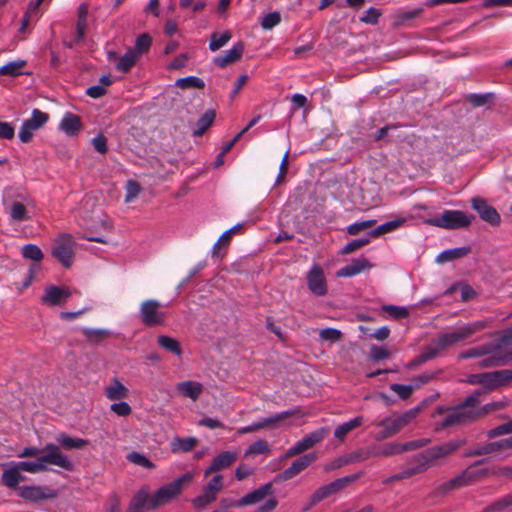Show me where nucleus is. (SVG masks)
I'll list each match as a JSON object with an SVG mask.
<instances>
[{
    "label": "nucleus",
    "mask_w": 512,
    "mask_h": 512,
    "mask_svg": "<svg viewBox=\"0 0 512 512\" xmlns=\"http://www.w3.org/2000/svg\"><path fill=\"white\" fill-rule=\"evenodd\" d=\"M71 296L67 287L50 285L45 288L41 302L45 305L56 306L65 303Z\"/></svg>",
    "instance_id": "dca6fc26"
},
{
    "label": "nucleus",
    "mask_w": 512,
    "mask_h": 512,
    "mask_svg": "<svg viewBox=\"0 0 512 512\" xmlns=\"http://www.w3.org/2000/svg\"><path fill=\"white\" fill-rule=\"evenodd\" d=\"M216 117V112L213 109H208L197 121V128L193 131L194 136H201L213 124Z\"/></svg>",
    "instance_id": "79ce46f5"
},
{
    "label": "nucleus",
    "mask_w": 512,
    "mask_h": 512,
    "mask_svg": "<svg viewBox=\"0 0 512 512\" xmlns=\"http://www.w3.org/2000/svg\"><path fill=\"white\" fill-rule=\"evenodd\" d=\"M22 256L26 259L39 262L44 255L42 250L35 244H26L22 247Z\"/></svg>",
    "instance_id": "4d7b16f0"
},
{
    "label": "nucleus",
    "mask_w": 512,
    "mask_h": 512,
    "mask_svg": "<svg viewBox=\"0 0 512 512\" xmlns=\"http://www.w3.org/2000/svg\"><path fill=\"white\" fill-rule=\"evenodd\" d=\"M175 85L182 89L197 88L203 89L205 87L204 81L196 76H188L180 78L176 81Z\"/></svg>",
    "instance_id": "5fc2aeb1"
},
{
    "label": "nucleus",
    "mask_w": 512,
    "mask_h": 512,
    "mask_svg": "<svg viewBox=\"0 0 512 512\" xmlns=\"http://www.w3.org/2000/svg\"><path fill=\"white\" fill-rule=\"evenodd\" d=\"M471 207L478 213L480 219L493 227H497L501 223V216L498 211L488 204L487 200L482 197H473L471 199Z\"/></svg>",
    "instance_id": "ddd939ff"
},
{
    "label": "nucleus",
    "mask_w": 512,
    "mask_h": 512,
    "mask_svg": "<svg viewBox=\"0 0 512 512\" xmlns=\"http://www.w3.org/2000/svg\"><path fill=\"white\" fill-rule=\"evenodd\" d=\"M26 65L25 60L9 62L0 67V75L18 76L22 74V68Z\"/></svg>",
    "instance_id": "3c124183"
},
{
    "label": "nucleus",
    "mask_w": 512,
    "mask_h": 512,
    "mask_svg": "<svg viewBox=\"0 0 512 512\" xmlns=\"http://www.w3.org/2000/svg\"><path fill=\"white\" fill-rule=\"evenodd\" d=\"M375 425L383 427V430L380 431L378 435V438L380 439L391 437L403 429L397 416L387 417L381 421H377L375 422Z\"/></svg>",
    "instance_id": "bb28decb"
},
{
    "label": "nucleus",
    "mask_w": 512,
    "mask_h": 512,
    "mask_svg": "<svg viewBox=\"0 0 512 512\" xmlns=\"http://www.w3.org/2000/svg\"><path fill=\"white\" fill-rule=\"evenodd\" d=\"M328 434L329 428L327 427H321L308 433L285 452L284 458H290L305 452L315 444L321 442Z\"/></svg>",
    "instance_id": "9d476101"
},
{
    "label": "nucleus",
    "mask_w": 512,
    "mask_h": 512,
    "mask_svg": "<svg viewBox=\"0 0 512 512\" xmlns=\"http://www.w3.org/2000/svg\"><path fill=\"white\" fill-rule=\"evenodd\" d=\"M512 433V419L506 423L500 424L490 430L487 431L486 436L489 439H494L496 437L511 434Z\"/></svg>",
    "instance_id": "bf43d9fd"
},
{
    "label": "nucleus",
    "mask_w": 512,
    "mask_h": 512,
    "mask_svg": "<svg viewBox=\"0 0 512 512\" xmlns=\"http://www.w3.org/2000/svg\"><path fill=\"white\" fill-rule=\"evenodd\" d=\"M376 222H377L376 219H369V220L352 223L347 227V233L349 235H357L362 230H365V229H368V228H371L372 226H374L376 224Z\"/></svg>",
    "instance_id": "680f3d73"
},
{
    "label": "nucleus",
    "mask_w": 512,
    "mask_h": 512,
    "mask_svg": "<svg viewBox=\"0 0 512 512\" xmlns=\"http://www.w3.org/2000/svg\"><path fill=\"white\" fill-rule=\"evenodd\" d=\"M315 453H308L297 458L287 469L277 474L274 478L275 482H284L290 480L304 471L316 460Z\"/></svg>",
    "instance_id": "4468645a"
},
{
    "label": "nucleus",
    "mask_w": 512,
    "mask_h": 512,
    "mask_svg": "<svg viewBox=\"0 0 512 512\" xmlns=\"http://www.w3.org/2000/svg\"><path fill=\"white\" fill-rule=\"evenodd\" d=\"M148 488L143 487L136 492L126 512H143L147 508Z\"/></svg>",
    "instance_id": "f704fd0d"
},
{
    "label": "nucleus",
    "mask_w": 512,
    "mask_h": 512,
    "mask_svg": "<svg viewBox=\"0 0 512 512\" xmlns=\"http://www.w3.org/2000/svg\"><path fill=\"white\" fill-rule=\"evenodd\" d=\"M177 391H179L184 397L190 398L193 401L197 400L203 391V385L195 381H183L176 385Z\"/></svg>",
    "instance_id": "2f4dec72"
},
{
    "label": "nucleus",
    "mask_w": 512,
    "mask_h": 512,
    "mask_svg": "<svg viewBox=\"0 0 512 512\" xmlns=\"http://www.w3.org/2000/svg\"><path fill=\"white\" fill-rule=\"evenodd\" d=\"M495 350H499V345H496L495 342L493 343H485L483 345L470 348L466 351L461 352L458 355L459 359H470V358H479L486 356Z\"/></svg>",
    "instance_id": "c756f323"
},
{
    "label": "nucleus",
    "mask_w": 512,
    "mask_h": 512,
    "mask_svg": "<svg viewBox=\"0 0 512 512\" xmlns=\"http://www.w3.org/2000/svg\"><path fill=\"white\" fill-rule=\"evenodd\" d=\"M270 451V446L266 440H258L252 443L246 451V455L265 454Z\"/></svg>",
    "instance_id": "0e129e2a"
},
{
    "label": "nucleus",
    "mask_w": 512,
    "mask_h": 512,
    "mask_svg": "<svg viewBox=\"0 0 512 512\" xmlns=\"http://www.w3.org/2000/svg\"><path fill=\"white\" fill-rule=\"evenodd\" d=\"M319 337L323 341L336 342L342 337V332L336 328H324L320 330Z\"/></svg>",
    "instance_id": "774afa93"
},
{
    "label": "nucleus",
    "mask_w": 512,
    "mask_h": 512,
    "mask_svg": "<svg viewBox=\"0 0 512 512\" xmlns=\"http://www.w3.org/2000/svg\"><path fill=\"white\" fill-rule=\"evenodd\" d=\"M216 498L217 496L215 494L204 488L202 494L192 499V504L198 509H203L213 503Z\"/></svg>",
    "instance_id": "13d9d810"
},
{
    "label": "nucleus",
    "mask_w": 512,
    "mask_h": 512,
    "mask_svg": "<svg viewBox=\"0 0 512 512\" xmlns=\"http://www.w3.org/2000/svg\"><path fill=\"white\" fill-rule=\"evenodd\" d=\"M494 99V94L484 93V94H476L472 93L466 96V100L473 106V107H480L484 106L490 102H492Z\"/></svg>",
    "instance_id": "6e6d98bb"
},
{
    "label": "nucleus",
    "mask_w": 512,
    "mask_h": 512,
    "mask_svg": "<svg viewBox=\"0 0 512 512\" xmlns=\"http://www.w3.org/2000/svg\"><path fill=\"white\" fill-rule=\"evenodd\" d=\"M422 12V7H417L406 11H400L395 16L394 25L405 26L409 21L419 17L422 14Z\"/></svg>",
    "instance_id": "49530a36"
},
{
    "label": "nucleus",
    "mask_w": 512,
    "mask_h": 512,
    "mask_svg": "<svg viewBox=\"0 0 512 512\" xmlns=\"http://www.w3.org/2000/svg\"><path fill=\"white\" fill-rule=\"evenodd\" d=\"M49 116L47 113L34 109L31 118L23 121L19 131V139L23 143L29 142L33 137V132L46 124Z\"/></svg>",
    "instance_id": "f8f14e48"
},
{
    "label": "nucleus",
    "mask_w": 512,
    "mask_h": 512,
    "mask_svg": "<svg viewBox=\"0 0 512 512\" xmlns=\"http://www.w3.org/2000/svg\"><path fill=\"white\" fill-rule=\"evenodd\" d=\"M75 241L70 234H61L55 241L51 254L65 268L71 267L75 256Z\"/></svg>",
    "instance_id": "6e6552de"
},
{
    "label": "nucleus",
    "mask_w": 512,
    "mask_h": 512,
    "mask_svg": "<svg viewBox=\"0 0 512 512\" xmlns=\"http://www.w3.org/2000/svg\"><path fill=\"white\" fill-rule=\"evenodd\" d=\"M192 479V473H185L174 481L160 487L152 496L148 494L147 509L154 510L170 502L181 493L184 483L190 482Z\"/></svg>",
    "instance_id": "20e7f679"
},
{
    "label": "nucleus",
    "mask_w": 512,
    "mask_h": 512,
    "mask_svg": "<svg viewBox=\"0 0 512 512\" xmlns=\"http://www.w3.org/2000/svg\"><path fill=\"white\" fill-rule=\"evenodd\" d=\"M128 393V388L117 377H114L110 385L105 387V396L111 401L124 399Z\"/></svg>",
    "instance_id": "c85d7f7f"
},
{
    "label": "nucleus",
    "mask_w": 512,
    "mask_h": 512,
    "mask_svg": "<svg viewBox=\"0 0 512 512\" xmlns=\"http://www.w3.org/2000/svg\"><path fill=\"white\" fill-rule=\"evenodd\" d=\"M442 350L437 345L436 341L433 340L428 346H426L423 352L414 358L408 365L409 368L421 365L429 360H432L440 355Z\"/></svg>",
    "instance_id": "7c9ffc66"
},
{
    "label": "nucleus",
    "mask_w": 512,
    "mask_h": 512,
    "mask_svg": "<svg viewBox=\"0 0 512 512\" xmlns=\"http://www.w3.org/2000/svg\"><path fill=\"white\" fill-rule=\"evenodd\" d=\"M82 333L90 343L97 344L107 338L110 332L106 329L83 328Z\"/></svg>",
    "instance_id": "8fccbe9b"
},
{
    "label": "nucleus",
    "mask_w": 512,
    "mask_h": 512,
    "mask_svg": "<svg viewBox=\"0 0 512 512\" xmlns=\"http://www.w3.org/2000/svg\"><path fill=\"white\" fill-rule=\"evenodd\" d=\"M462 445V441L460 440H452L446 443H443L438 446L431 447L429 449L424 450L425 454L429 458L430 462L433 466L437 465V461L439 459L445 458L455 451H457Z\"/></svg>",
    "instance_id": "f3484780"
},
{
    "label": "nucleus",
    "mask_w": 512,
    "mask_h": 512,
    "mask_svg": "<svg viewBox=\"0 0 512 512\" xmlns=\"http://www.w3.org/2000/svg\"><path fill=\"white\" fill-rule=\"evenodd\" d=\"M267 496L270 497L261 506H259L257 512H271L278 505L277 499L273 496L272 482H267L241 497L240 504L243 506L254 505L263 501Z\"/></svg>",
    "instance_id": "0eeeda50"
},
{
    "label": "nucleus",
    "mask_w": 512,
    "mask_h": 512,
    "mask_svg": "<svg viewBox=\"0 0 512 512\" xmlns=\"http://www.w3.org/2000/svg\"><path fill=\"white\" fill-rule=\"evenodd\" d=\"M497 453H499L497 442L493 441V442H486V443L479 444V445L475 446L474 448L468 450L465 453V456L475 457V456H483V455L497 454Z\"/></svg>",
    "instance_id": "37998d69"
},
{
    "label": "nucleus",
    "mask_w": 512,
    "mask_h": 512,
    "mask_svg": "<svg viewBox=\"0 0 512 512\" xmlns=\"http://www.w3.org/2000/svg\"><path fill=\"white\" fill-rule=\"evenodd\" d=\"M363 420L364 419L362 416H357L353 419H350L347 422L342 423L334 431L335 438L343 440L350 431L357 427H360L363 424Z\"/></svg>",
    "instance_id": "58836bf2"
},
{
    "label": "nucleus",
    "mask_w": 512,
    "mask_h": 512,
    "mask_svg": "<svg viewBox=\"0 0 512 512\" xmlns=\"http://www.w3.org/2000/svg\"><path fill=\"white\" fill-rule=\"evenodd\" d=\"M59 128L67 135L74 136L81 129V119L78 115H75L71 112H67L64 114L62 118L59 124Z\"/></svg>",
    "instance_id": "cd10ccee"
},
{
    "label": "nucleus",
    "mask_w": 512,
    "mask_h": 512,
    "mask_svg": "<svg viewBox=\"0 0 512 512\" xmlns=\"http://www.w3.org/2000/svg\"><path fill=\"white\" fill-rule=\"evenodd\" d=\"M157 342L159 346H161L163 349L177 356H180L182 354L180 342L172 337L161 335L158 337Z\"/></svg>",
    "instance_id": "de8ad7c7"
},
{
    "label": "nucleus",
    "mask_w": 512,
    "mask_h": 512,
    "mask_svg": "<svg viewBox=\"0 0 512 512\" xmlns=\"http://www.w3.org/2000/svg\"><path fill=\"white\" fill-rule=\"evenodd\" d=\"M9 468L5 469L1 476V482L4 486L10 489L18 488V484L24 480L16 462H11Z\"/></svg>",
    "instance_id": "393cba45"
},
{
    "label": "nucleus",
    "mask_w": 512,
    "mask_h": 512,
    "mask_svg": "<svg viewBox=\"0 0 512 512\" xmlns=\"http://www.w3.org/2000/svg\"><path fill=\"white\" fill-rule=\"evenodd\" d=\"M475 476L470 473L468 470L463 471L461 474L437 485L431 492V497H443L449 492L469 485Z\"/></svg>",
    "instance_id": "9b49d317"
},
{
    "label": "nucleus",
    "mask_w": 512,
    "mask_h": 512,
    "mask_svg": "<svg viewBox=\"0 0 512 512\" xmlns=\"http://www.w3.org/2000/svg\"><path fill=\"white\" fill-rule=\"evenodd\" d=\"M57 446L62 449L70 451V450H80L86 447L89 444L87 439L73 437L67 433H60L56 437Z\"/></svg>",
    "instance_id": "4be33fe9"
},
{
    "label": "nucleus",
    "mask_w": 512,
    "mask_h": 512,
    "mask_svg": "<svg viewBox=\"0 0 512 512\" xmlns=\"http://www.w3.org/2000/svg\"><path fill=\"white\" fill-rule=\"evenodd\" d=\"M369 242H370L369 237L354 239V240L348 242L345 246H343L340 253L341 254H350V253L356 251L357 249L367 245Z\"/></svg>",
    "instance_id": "e2e57ef3"
},
{
    "label": "nucleus",
    "mask_w": 512,
    "mask_h": 512,
    "mask_svg": "<svg viewBox=\"0 0 512 512\" xmlns=\"http://www.w3.org/2000/svg\"><path fill=\"white\" fill-rule=\"evenodd\" d=\"M483 394L482 389L475 390L465 400L456 406H439L436 409L437 414L448 413L441 422L442 428L456 426L474 421L479 417L476 407L480 403V397Z\"/></svg>",
    "instance_id": "f257e3e1"
},
{
    "label": "nucleus",
    "mask_w": 512,
    "mask_h": 512,
    "mask_svg": "<svg viewBox=\"0 0 512 512\" xmlns=\"http://www.w3.org/2000/svg\"><path fill=\"white\" fill-rule=\"evenodd\" d=\"M405 222V218H397L388 222H385L379 226H377L375 229L371 230L368 235L370 237L376 238L383 234L390 233L395 231L397 228L403 225Z\"/></svg>",
    "instance_id": "4c0bfd02"
},
{
    "label": "nucleus",
    "mask_w": 512,
    "mask_h": 512,
    "mask_svg": "<svg viewBox=\"0 0 512 512\" xmlns=\"http://www.w3.org/2000/svg\"><path fill=\"white\" fill-rule=\"evenodd\" d=\"M151 43H152L151 37L148 34L144 33V34L139 35L136 38L135 46H134V48H131V49L135 50V52L138 53V58H139L142 53H145L149 50Z\"/></svg>",
    "instance_id": "052dcab7"
},
{
    "label": "nucleus",
    "mask_w": 512,
    "mask_h": 512,
    "mask_svg": "<svg viewBox=\"0 0 512 512\" xmlns=\"http://www.w3.org/2000/svg\"><path fill=\"white\" fill-rule=\"evenodd\" d=\"M31 198L29 194L20 192L12 187L5 188L2 194V204L5 207L9 218L13 222L30 220L27 205Z\"/></svg>",
    "instance_id": "7ed1b4c3"
},
{
    "label": "nucleus",
    "mask_w": 512,
    "mask_h": 512,
    "mask_svg": "<svg viewBox=\"0 0 512 512\" xmlns=\"http://www.w3.org/2000/svg\"><path fill=\"white\" fill-rule=\"evenodd\" d=\"M466 383L470 385H482L484 387L482 390L483 394L485 392L493 391L490 372L471 374L467 377Z\"/></svg>",
    "instance_id": "a19ab883"
},
{
    "label": "nucleus",
    "mask_w": 512,
    "mask_h": 512,
    "mask_svg": "<svg viewBox=\"0 0 512 512\" xmlns=\"http://www.w3.org/2000/svg\"><path fill=\"white\" fill-rule=\"evenodd\" d=\"M18 495L31 502H39L46 499H53L58 496V492L46 486L26 485L19 487Z\"/></svg>",
    "instance_id": "2eb2a0df"
},
{
    "label": "nucleus",
    "mask_w": 512,
    "mask_h": 512,
    "mask_svg": "<svg viewBox=\"0 0 512 512\" xmlns=\"http://www.w3.org/2000/svg\"><path fill=\"white\" fill-rule=\"evenodd\" d=\"M20 471L29 473H39L48 470V465H54L65 471H72L74 464L72 460L55 445V443H47L42 449L40 455L35 461L16 462Z\"/></svg>",
    "instance_id": "f03ea898"
},
{
    "label": "nucleus",
    "mask_w": 512,
    "mask_h": 512,
    "mask_svg": "<svg viewBox=\"0 0 512 512\" xmlns=\"http://www.w3.org/2000/svg\"><path fill=\"white\" fill-rule=\"evenodd\" d=\"M237 459V453L233 451H224L218 454L210 466H208L204 471V476L207 477L210 474L226 469L230 467Z\"/></svg>",
    "instance_id": "aec40b11"
},
{
    "label": "nucleus",
    "mask_w": 512,
    "mask_h": 512,
    "mask_svg": "<svg viewBox=\"0 0 512 512\" xmlns=\"http://www.w3.org/2000/svg\"><path fill=\"white\" fill-rule=\"evenodd\" d=\"M486 356H487L486 358L482 359L478 363V367L481 369L506 365L502 349L495 350L494 352H492Z\"/></svg>",
    "instance_id": "ea45409f"
},
{
    "label": "nucleus",
    "mask_w": 512,
    "mask_h": 512,
    "mask_svg": "<svg viewBox=\"0 0 512 512\" xmlns=\"http://www.w3.org/2000/svg\"><path fill=\"white\" fill-rule=\"evenodd\" d=\"M139 316L144 325L155 327L165 323L166 313L161 310V304L159 301L149 299L141 303Z\"/></svg>",
    "instance_id": "1a4fd4ad"
},
{
    "label": "nucleus",
    "mask_w": 512,
    "mask_h": 512,
    "mask_svg": "<svg viewBox=\"0 0 512 512\" xmlns=\"http://www.w3.org/2000/svg\"><path fill=\"white\" fill-rule=\"evenodd\" d=\"M138 59V53L135 50L128 49L123 56L119 57L115 68L120 72L126 73L136 64Z\"/></svg>",
    "instance_id": "c9c22d12"
},
{
    "label": "nucleus",
    "mask_w": 512,
    "mask_h": 512,
    "mask_svg": "<svg viewBox=\"0 0 512 512\" xmlns=\"http://www.w3.org/2000/svg\"><path fill=\"white\" fill-rule=\"evenodd\" d=\"M126 459L134 465L141 466L143 468L152 470L155 468V464L147 458L144 454L132 451L126 455Z\"/></svg>",
    "instance_id": "09e8293b"
},
{
    "label": "nucleus",
    "mask_w": 512,
    "mask_h": 512,
    "mask_svg": "<svg viewBox=\"0 0 512 512\" xmlns=\"http://www.w3.org/2000/svg\"><path fill=\"white\" fill-rule=\"evenodd\" d=\"M487 320H479L471 323L464 324L454 331L444 333L435 339L437 345L442 351L455 345L456 343L465 340L473 334L482 331L488 326Z\"/></svg>",
    "instance_id": "39448f33"
},
{
    "label": "nucleus",
    "mask_w": 512,
    "mask_h": 512,
    "mask_svg": "<svg viewBox=\"0 0 512 512\" xmlns=\"http://www.w3.org/2000/svg\"><path fill=\"white\" fill-rule=\"evenodd\" d=\"M492 380V389L507 385L512 380V369H504L490 372Z\"/></svg>",
    "instance_id": "a18cd8bd"
},
{
    "label": "nucleus",
    "mask_w": 512,
    "mask_h": 512,
    "mask_svg": "<svg viewBox=\"0 0 512 512\" xmlns=\"http://www.w3.org/2000/svg\"><path fill=\"white\" fill-rule=\"evenodd\" d=\"M512 508V493H508L498 498L481 512H510Z\"/></svg>",
    "instance_id": "72a5a7b5"
},
{
    "label": "nucleus",
    "mask_w": 512,
    "mask_h": 512,
    "mask_svg": "<svg viewBox=\"0 0 512 512\" xmlns=\"http://www.w3.org/2000/svg\"><path fill=\"white\" fill-rule=\"evenodd\" d=\"M335 494V491H332V488H330V485H324L319 487L311 496L309 499V504L307 507L303 509L304 512L308 511L310 508H312L317 503L321 502L322 500L328 498L329 496Z\"/></svg>",
    "instance_id": "c03bdc74"
},
{
    "label": "nucleus",
    "mask_w": 512,
    "mask_h": 512,
    "mask_svg": "<svg viewBox=\"0 0 512 512\" xmlns=\"http://www.w3.org/2000/svg\"><path fill=\"white\" fill-rule=\"evenodd\" d=\"M307 284L309 290L317 295L324 296L327 293V285L322 269L314 265L307 275Z\"/></svg>",
    "instance_id": "a211bd4d"
},
{
    "label": "nucleus",
    "mask_w": 512,
    "mask_h": 512,
    "mask_svg": "<svg viewBox=\"0 0 512 512\" xmlns=\"http://www.w3.org/2000/svg\"><path fill=\"white\" fill-rule=\"evenodd\" d=\"M198 444V440L195 437H174L170 443V449L173 453L180 452H189L192 451L196 445Z\"/></svg>",
    "instance_id": "473e14b6"
},
{
    "label": "nucleus",
    "mask_w": 512,
    "mask_h": 512,
    "mask_svg": "<svg viewBox=\"0 0 512 512\" xmlns=\"http://www.w3.org/2000/svg\"><path fill=\"white\" fill-rule=\"evenodd\" d=\"M474 220L473 214L461 210H444L439 216L429 219L428 223L446 230H456L469 227Z\"/></svg>",
    "instance_id": "423d86ee"
},
{
    "label": "nucleus",
    "mask_w": 512,
    "mask_h": 512,
    "mask_svg": "<svg viewBox=\"0 0 512 512\" xmlns=\"http://www.w3.org/2000/svg\"><path fill=\"white\" fill-rule=\"evenodd\" d=\"M403 453L402 444L397 442L386 443L379 448H375L372 451H363L361 460H366L370 456L374 457H389Z\"/></svg>",
    "instance_id": "b1692460"
},
{
    "label": "nucleus",
    "mask_w": 512,
    "mask_h": 512,
    "mask_svg": "<svg viewBox=\"0 0 512 512\" xmlns=\"http://www.w3.org/2000/svg\"><path fill=\"white\" fill-rule=\"evenodd\" d=\"M382 11L374 7H370L363 16L360 17V22L375 25L378 23Z\"/></svg>",
    "instance_id": "338daca9"
},
{
    "label": "nucleus",
    "mask_w": 512,
    "mask_h": 512,
    "mask_svg": "<svg viewBox=\"0 0 512 512\" xmlns=\"http://www.w3.org/2000/svg\"><path fill=\"white\" fill-rule=\"evenodd\" d=\"M304 415L305 414L302 413L300 408H295V409H290V410L276 413V414L266 417V418H262V419H260V423H261L262 429H264V428L272 429V428H275L279 422L283 421L284 419H286L288 417H291V416L303 417Z\"/></svg>",
    "instance_id": "a878e982"
},
{
    "label": "nucleus",
    "mask_w": 512,
    "mask_h": 512,
    "mask_svg": "<svg viewBox=\"0 0 512 512\" xmlns=\"http://www.w3.org/2000/svg\"><path fill=\"white\" fill-rule=\"evenodd\" d=\"M281 21V15L279 12L274 11L266 14L262 21H261V27L265 30H270L276 25H278Z\"/></svg>",
    "instance_id": "69168bd1"
},
{
    "label": "nucleus",
    "mask_w": 512,
    "mask_h": 512,
    "mask_svg": "<svg viewBox=\"0 0 512 512\" xmlns=\"http://www.w3.org/2000/svg\"><path fill=\"white\" fill-rule=\"evenodd\" d=\"M371 268V263L368 259L361 257L353 260L351 263L339 269L336 273L338 277H353L362 273L364 270Z\"/></svg>",
    "instance_id": "5701e85b"
},
{
    "label": "nucleus",
    "mask_w": 512,
    "mask_h": 512,
    "mask_svg": "<svg viewBox=\"0 0 512 512\" xmlns=\"http://www.w3.org/2000/svg\"><path fill=\"white\" fill-rule=\"evenodd\" d=\"M433 467L429 458L424 451L416 454L403 468L406 476L411 478L415 475L426 472L429 468Z\"/></svg>",
    "instance_id": "6ab92c4d"
},
{
    "label": "nucleus",
    "mask_w": 512,
    "mask_h": 512,
    "mask_svg": "<svg viewBox=\"0 0 512 512\" xmlns=\"http://www.w3.org/2000/svg\"><path fill=\"white\" fill-rule=\"evenodd\" d=\"M244 52V44L242 42L235 43L231 49L226 51L224 54L218 55L214 59V63L220 67L224 68L229 64L235 63L238 61Z\"/></svg>",
    "instance_id": "412c9836"
},
{
    "label": "nucleus",
    "mask_w": 512,
    "mask_h": 512,
    "mask_svg": "<svg viewBox=\"0 0 512 512\" xmlns=\"http://www.w3.org/2000/svg\"><path fill=\"white\" fill-rule=\"evenodd\" d=\"M231 33L229 31H225L221 34L219 33H213L211 35V39H210V43H209V48L211 51H217L219 50L220 48H222L224 45H226V43L229 42V40L231 39Z\"/></svg>",
    "instance_id": "864d4df0"
},
{
    "label": "nucleus",
    "mask_w": 512,
    "mask_h": 512,
    "mask_svg": "<svg viewBox=\"0 0 512 512\" xmlns=\"http://www.w3.org/2000/svg\"><path fill=\"white\" fill-rule=\"evenodd\" d=\"M471 252L469 246L457 247L441 252L437 256V262L443 263L467 256Z\"/></svg>",
    "instance_id": "e433bc0d"
},
{
    "label": "nucleus",
    "mask_w": 512,
    "mask_h": 512,
    "mask_svg": "<svg viewBox=\"0 0 512 512\" xmlns=\"http://www.w3.org/2000/svg\"><path fill=\"white\" fill-rule=\"evenodd\" d=\"M362 473H356L349 476H345L342 478H337L336 480L329 483L330 488H332V491H335V493L339 492L340 490L346 488L356 480H358L361 477Z\"/></svg>",
    "instance_id": "603ef678"
}]
</instances>
